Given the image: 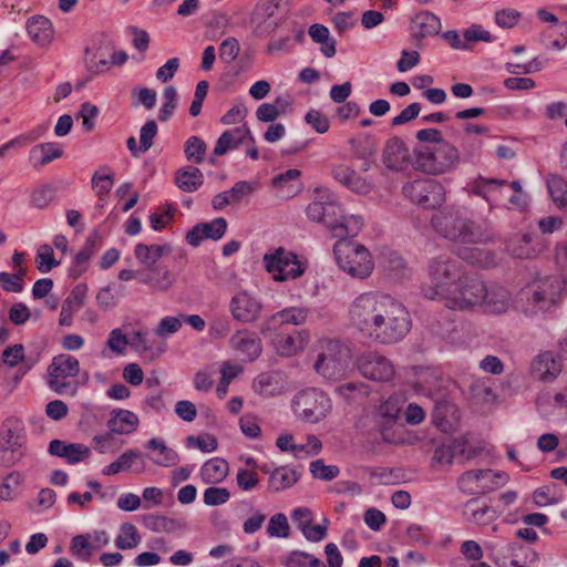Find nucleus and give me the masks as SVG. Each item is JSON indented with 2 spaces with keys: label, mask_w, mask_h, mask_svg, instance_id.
Segmentation results:
<instances>
[{
  "label": "nucleus",
  "mask_w": 567,
  "mask_h": 567,
  "mask_svg": "<svg viewBox=\"0 0 567 567\" xmlns=\"http://www.w3.org/2000/svg\"><path fill=\"white\" fill-rule=\"evenodd\" d=\"M349 319L368 339L380 344L401 341L411 328L406 308L390 296L378 292L358 296L350 306Z\"/></svg>",
  "instance_id": "1"
},
{
  "label": "nucleus",
  "mask_w": 567,
  "mask_h": 567,
  "mask_svg": "<svg viewBox=\"0 0 567 567\" xmlns=\"http://www.w3.org/2000/svg\"><path fill=\"white\" fill-rule=\"evenodd\" d=\"M416 138L422 143L417 148L416 162L419 167L432 175H439L454 169L462 159L458 148L444 140L436 128H423L416 132Z\"/></svg>",
  "instance_id": "2"
},
{
  "label": "nucleus",
  "mask_w": 567,
  "mask_h": 567,
  "mask_svg": "<svg viewBox=\"0 0 567 567\" xmlns=\"http://www.w3.org/2000/svg\"><path fill=\"white\" fill-rule=\"evenodd\" d=\"M465 274L466 269L457 258L450 256L433 258L429 264V281L423 284L422 292L427 299L444 301Z\"/></svg>",
  "instance_id": "3"
},
{
  "label": "nucleus",
  "mask_w": 567,
  "mask_h": 567,
  "mask_svg": "<svg viewBox=\"0 0 567 567\" xmlns=\"http://www.w3.org/2000/svg\"><path fill=\"white\" fill-rule=\"evenodd\" d=\"M431 223L440 235L452 241L477 244L484 239L481 227L455 209H446L434 214Z\"/></svg>",
  "instance_id": "4"
},
{
  "label": "nucleus",
  "mask_w": 567,
  "mask_h": 567,
  "mask_svg": "<svg viewBox=\"0 0 567 567\" xmlns=\"http://www.w3.org/2000/svg\"><path fill=\"white\" fill-rule=\"evenodd\" d=\"M333 254L339 267L351 277L365 279L374 268L370 251L361 244L352 240H338Z\"/></svg>",
  "instance_id": "5"
},
{
  "label": "nucleus",
  "mask_w": 567,
  "mask_h": 567,
  "mask_svg": "<svg viewBox=\"0 0 567 567\" xmlns=\"http://www.w3.org/2000/svg\"><path fill=\"white\" fill-rule=\"evenodd\" d=\"M486 297V285L476 275L467 272L457 282L455 289L444 299V303L452 310H470L480 306Z\"/></svg>",
  "instance_id": "6"
},
{
  "label": "nucleus",
  "mask_w": 567,
  "mask_h": 567,
  "mask_svg": "<svg viewBox=\"0 0 567 567\" xmlns=\"http://www.w3.org/2000/svg\"><path fill=\"white\" fill-rule=\"evenodd\" d=\"M264 267L275 281L293 280L301 277L306 269L307 262L284 247L275 249L270 254H265Z\"/></svg>",
  "instance_id": "7"
},
{
  "label": "nucleus",
  "mask_w": 567,
  "mask_h": 567,
  "mask_svg": "<svg viewBox=\"0 0 567 567\" xmlns=\"http://www.w3.org/2000/svg\"><path fill=\"white\" fill-rule=\"evenodd\" d=\"M350 360L351 353L347 346L337 340H327L321 343L315 369L326 378L337 379L344 374Z\"/></svg>",
  "instance_id": "8"
},
{
  "label": "nucleus",
  "mask_w": 567,
  "mask_h": 567,
  "mask_svg": "<svg viewBox=\"0 0 567 567\" xmlns=\"http://www.w3.org/2000/svg\"><path fill=\"white\" fill-rule=\"evenodd\" d=\"M80 371L76 358L70 354H59L52 359L48 368V385L58 394H74L76 389L69 381Z\"/></svg>",
  "instance_id": "9"
},
{
  "label": "nucleus",
  "mask_w": 567,
  "mask_h": 567,
  "mask_svg": "<svg viewBox=\"0 0 567 567\" xmlns=\"http://www.w3.org/2000/svg\"><path fill=\"white\" fill-rule=\"evenodd\" d=\"M403 193L414 204L425 209H434L445 200V189L443 185L431 178L416 179L404 185Z\"/></svg>",
  "instance_id": "10"
},
{
  "label": "nucleus",
  "mask_w": 567,
  "mask_h": 567,
  "mask_svg": "<svg viewBox=\"0 0 567 567\" xmlns=\"http://www.w3.org/2000/svg\"><path fill=\"white\" fill-rule=\"evenodd\" d=\"M296 412L308 422H319L331 410V401L326 393L317 389L300 392L295 402Z\"/></svg>",
  "instance_id": "11"
},
{
  "label": "nucleus",
  "mask_w": 567,
  "mask_h": 567,
  "mask_svg": "<svg viewBox=\"0 0 567 567\" xmlns=\"http://www.w3.org/2000/svg\"><path fill=\"white\" fill-rule=\"evenodd\" d=\"M564 286V281L558 276L539 279L529 288L532 293L529 300L538 309L547 310L560 300Z\"/></svg>",
  "instance_id": "12"
},
{
  "label": "nucleus",
  "mask_w": 567,
  "mask_h": 567,
  "mask_svg": "<svg viewBox=\"0 0 567 567\" xmlns=\"http://www.w3.org/2000/svg\"><path fill=\"white\" fill-rule=\"evenodd\" d=\"M358 368L364 378L378 382H390L395 375L392 361L378 352L361 355Z\"/></svg>",
  "instance_id": "13"
},
{
  "label": "nucleus",
  "mask_w": 567,
  "mask_h": 567,
  "mask_svg": "<svg viewBox=\"0 0 567 567\" xmlns=\"http://www.w3.org/2000/svg\"><path fill=\"white\" fill-rule=\"evenodd\" d=\"M400 413L401 406L398 399L390 398L379 405L375 413V422L384 441L398 443L401 440V436L392 430L396 424Z\"/></svg>",
  "instance_id": "14"
},
{
  "label": "nucleus",
  "mask_w": 567,
  "mask_h": 567,
  "mask_svg": "<svg viewBox=\"0 0 567 567\" xmlns=\"http://www.w3.org/2000/svg\"><path fill=\"white\" fill-rule=\"evenodd\" d=\"M229 308L235 320L252 323L259 319L262 305L247 291H239L231 298Z\"/></svg>",
  "instance_id": "15"
},
{
  "label": "nucleus",
  "mask_w": 567,
  "mask_h": 567,
  "mask_svg": "<svg viewBox=\"0 0 567 567\" xmlns=\"http://www.w3.org/2000/svg\"><path fill=\"white\" fill-rule=\"evenodd\" d=\"M382 161L386 168L398 172L406 171L412 164L409 147L400 137H391L386 141Z\"/></svg>",
  "instance_id": "16"
},
{
  "label": "nucleus",
  "mask_w": 567,
  "mask_h": 567,
  "mask_svg": "<svg viewBox=\"0 0 567 567\" xmlns=\"http://www.w3.org/2000/svg\"><path fill=\"white\" fill-rule=\"evenodd\" d=\"M227 229V221L225 218H215L210 223H200L194 226L186 234L187 243L197 247L204 239L217 240L221 238Z\"/></svg>",
  "instance_id": "17"
},
{
  "label": "nucleus",
  "mask_w": 567,
  "mask_h": 567,
  "mask_svg": "<svg viewBox=\"0 0 567 567\" xmlns=\"http://www.w3.org/2000/svg\"><path fill=\"white\" fill-rule=\"evenodd\" d=\"M246 138H248L250 143H255V138L251 135L250 128L247 125L237 126L235 128L225 131L219 136L214 147V155H225L228 151L237 148L240 144H243L246 141Z\"/></svg>",
  "instance_id": "18"
},
{
  "label": "nucleus",
  "mask_w": 567,
  "mask_h": 567,
  "mask_svg": "<svg viewBox=\"0 0 567 567\" xmlns=\"http://www.w3.org/2000/svg\"><path fill=\"white\" fill-rule=\"evenodd\" d=\"M132 348L146 360H155L165 351V343L146 331L132 332Z\"/></svg>",
  "instance_id": "19"
},
{
  "label": "nucleus",
  "mask_w": 567,
  "mask_h": 567,
  "mask_svg": "<svg viewBox=\"0 0 567 567\" xmlns=\"http://www.w3.org/2000/svg\"><path fill=\"white\" fill-rule=\"evenodd\" d=\"M140 281L148 285L152 289L166 291L175 282L174 274L161 264L144 268L138 272Z\"/></svg>",
  "instance_id": "20"
},
{
  "label": "nucleus",
  "mask_w": 567,
  "mask_h": 567,
  "mask_svg": "<svg viewBox=\"0 0 567 567\" xmlns=\"http://www.w3.org/2000/svg\"><path fill=\"white\" fill-rule=\"evenodd\" d=\"M230 347L245 355L249 361L257 359L261 353V341L256 333L248 330L237 331L229 339Z\"/></svg>",
  "instance_id": "21"
},
{
  "label": "nucleus",
  "mask_w": 567,
  "mask_h": 567,
  "mask_svg": "<svg viewBox=\"0 0 567 567\" xmlns=\"http://www.w3.org/2000/svg\"><path fill=\"white\" fill-rule=\"evenodd\" d=\"M86 292L87 287L84 284H79L71 290L61 307L60 326L70 327L72 324L74 313L84 306Z\"/></svg>",
  "instance_id": "22"
},
{
  "label": "nucleus",
  "mask_w": 567,
  "mask_h": 567,
  "mask_svg": "<svg viewBox=\"0 0 567 567\" xmlns=\"http://www.w3.org/2000/svg\"><path fill=\"white\" fill-rule=\"evenodd\" d=\"M49 452L52 455L63 457L70 464H75L90 457L91 450L81 443H66L61 440L50 442Z\"/></svg>",
  "instance_id": "23"
},
{
  "label": "nucleus",
  "mask_w": 567,
  "mask_h": 567,
  "mask_svg": "<svg viewBox=\"0 0 567 567\" xmlns=\"http://www.w3.org/2000/svg\"><path fill=\"white\" fill-rule=\"evenodd\" d=\"M532 374L542 381H553L561 371V363L550 351L539 353L532 362Z\"/></svg>",
  "instance_id": "24"
},
{
  "label": "nucleus",
  "mask_w": 567,
  "mask_h": 567,
  "mask_svg": "<svg viewBox=\"0 0 567 567\" xmlns=\"http://www.w3.org/2000/svg\"><path fill=\"white\" fill-rule=\"evenodd\" d=\"M306 341L307 334L302 331L280 332L274 339V344L280 355L291 357L303 349Z\"/></svg>",
  "instance_id": "25"
},
{
  "label": "nucleus",
  "mask_w": 567,
  "mask_h": 567,
  "mask_svg": "<svg viewBox=\"0 0 567 567\" xmlns=\"http://www.w3.org/2000/svg\"><path fill=\"white\" fill-rule=\"evenodd\" d=\"M140 424L137 415L128 410H113L107 422L113 434H131Z\"/></svg>",
  "instance_id": "26"
},
{
  "label": "nucleus",
  "mask_w": 567,
  "mask_h": 567,
  "mask_svg": "<svg viewBox=\"0 0 567 567\" xmlns=\"http://www.w3.org/2000/svg\"><path fill=\"white\" fill-rule=\"evenodd\" d=\"M507 250L516 258H533L540 250V244L529 234L516 235L507 243Z\"/></svg>",
  "instance_id": "27"
},
{
  "label": "nucleus",
  "mask_w": 567,
  "mask_h": 567,
  "mask_svg": "<svg viewBox=\"0 0 567 567\" xmlns=\"http://www.w3.org/2000/svg\"><path fill=\"white\" fill-rule=\"evenodd\" d=\"M300 475V472L288 465L276 467L270 473L268 489L274 493L287 489L299 481Z\"/></svg>",
  "instance_id": "28"
},
{
  "label": "nucleus",
  "mask_w": 567,
  "mask_h": 567,
  "mask_svg": "<svg viewBox=\"0 0 567 567\" xmlns=\"http://www.w3.org/2000/svg\"><path fill=\"white\" fill-rule=\"evenodd\" d=\"M332 176L339 183L355 193H364L368 190V184L352 167L346 164L336 165L332 168Z\"/></svg>",
  "instance_id": "29"
},
{
  "label": "nucleus",
  "mask_w": 567,
  "mask_h": 567,
  "mask_svg": "<svg viewBox=\"0 0 567 567\" xmlns=\"http://www.w3.org/2000/svg\"><path fill=\"white\" fill-rule=\"evenodd\" d=\"M362 226V218L355 215L343 216L339 221L328 223L332 236L340 240H347V237H355Z\"/></svg>",
  "instance_id": "30"
},
{
  "label": "nucleus",
  "mask_w": 567,
  "mask_h": 567,
  "mask_svg": "<svg viewBox=\"0 0 567 567\" xmlns=\"http://www.w3.org/2000/svg\"><path fill=\"white\" fill-rule=\"evenodd\" d=\"M509 292L501 286L486 287V297L480 306L492 313L505 312L508 307Z\"/></svg>",
  "instance_id": "31"
},
{
  "label": "nucleus",
  "mask_w": 567,
  "mask_h": 567,
  "mask_svg": "<svg viewBox=\"0 0 567 567\" xmlns=\"http://www.w3.org/2000/svg\"><path fill=\"white\" fill-rule=\"evenodd\" d=\"M506 185V179L478 176L468 184L467 189L470 194L481 196L491 202L493 194Z\"/></svg>",
  "instance_id": "32"
},
{
  "label": "nucleus",
  "mask_w": 567,
  "mask_h": 567,
  "mask_svg": "<svg viewBox=\"0 0 567 567\" xmlns=\"http://www.w3.org/2000/svg\"><path fill=\"white\" fill-rule=\"evenodd\" d=\"M63 154L61 147L53 143H43L31 148L29 159L35 169L60 158Z\"/></svg>",
  "instance_id": "33"
},
{
  "label": "nucleus",
  "mask_w": 567,
  "mask_h": 567,
  "mask_svg": "<svg viewBox=\"0 0 567 567\" xmlns=\"http://www.w3.org/2000/svg\"><path fill=\"white\" fill-rule=\"evenodd\" d=\"M28 33L31 39L41 44H48L53 38V28L49 19L43 16L31 18L27 24Z\"/></svg>",
  "instance_id": "34"
},
{
  "label": "nucleus",
  "mask_w": 567,
  "mask_h": 567,
  "mask_svg": "<svg viewBox=\"0 0 567 567\" xmlns=\"http://www.w3.org/2000/svg\"><path fill=\"white\" fill-rule=\"evenodd\" d=\"M228 470V463L225 460L215 457L204 463L200 477L206 484H217L226 478Z\"/></svg>",
  "instance_id": "35"
},
{
  "label": "nucleus",
  "mask_w": 567,
  "mask_h": 567,
  "mask_svg": "<svg viewBox=\"0 0 567 567\" xmlns=\"http://www.w3.org/2000/svg\"><path fill=\"white\" fill-rule=\"evenodd\" d=\"M348 143L352 156L360 159L372 157L378 150L375 140L365 133L351 137Z\"/></svg>",
  "instance_id": "36"
},
{
  "label": "nucleus",
  "mask_w": 567,
  "mask_h": 567,
  "mask_svg": "<svg viewBox=\"0 0 567 567\" xmlns=\"http://www.w3.org/2000/svg\"><path fill=\"white\" fill-rule=\"evenodd\" d=\"M546 183L554 204L567 212V181L558 174H549Z\"/></svg>",
  "instance_id": "37"
},
{
  "label": "nucleus",
  "mask_w": 567,
  "mask_h": 567,
  "mask_svg": "<svg viewBox=\"0 0 567 567\" xmlns=\"http://www.w3.org/2000/svg\"><path fill=\"white\" fill-rule=\"evenodd\" d=\"M169 247L166 245H145L137 244L134 249L136 259L145 266V268L153 267Z\"/></svg>",
  "instance_id": "38"
},
{
  "label": "nucleus",
  "mask_w": 567,
  "mask_h": 567,
  "mask_svg": "<svg viewBox=\"0 0 567 567\" xmlns=\"http://www.w3.org/2000/svg\"><path fill=\"white\" fill-rule=\"evenodd\" d=\"M0 451H10L13 454L21 455L20 449L23 444V437L17 429L11 426L10 421H6L0 427Z\"/></svg>",
  "instance_id": "39"
},
{
  "label": "nucleus",
  "mask_w": 567,
  "mask_h": 567,
  "mask_svg": "<svg viewBox=\"0 0 567 567\" xmlns=\"http://www.w3.org/2000/svg\"><path fill=\"white\" fill-rule=\"evenodd\" d=\"M175 183L184 192H194L203 184V174L197 167L187 166L176 172Z\"/></svg>",
  "instance_id": "40"
},
{
  "label": "nucleus",
  "mask_w": 567,
  "mask_h": 567,
  "mask_svg": "<svg viewBox=\"0 0 567 567\" xmlns=\"http://www.w3.org/2000/svg\"><path fill=\"white\" fill-rule=\"evenodd\" d=\"M70 553L79 560L90 561L95 550L91 534L76 535L71 539Z\"/></svg>",
  "instance_id": "41"
},
{
  "label": "nucleus",
  "mask_w": 567,
  "mask_h": 567,
  "mask_svg": "<svg viewBox=\"0 0 567 567\" xmlns=\"http://www.w3.org/2000/svg\"><path fill=\"white\" fill-rule=\"evenodd\" d=\"M482 470H471L463 473L457 480L460 491L467 495H483L484 486L481 481Z\"/></svg>",
  "instance_id": "42"
},
{
  "label": "nucleus",
  "mask_w": 567,
  "mask_h": 567,
  "mask_svg": "<svg viewBox=\"0 0 567 567\" xmlns=\"http://www.w3.org/2000/svg\"><path fill=\"white\" fill-rule=\"evenodd\" d=\"M300 176L301 172L299 169L290 168L285 173L275 176L272 178V186L281 190L288 188L287 196H293L300 190Z\"/></svg>",
  "instance_id": "43"
},
{
  "label": "nucleus",
  "mask_w": 567,
  "mask_h": 567,
  "mask_svg": "<svg viewBox=\"0 0 567 567\" xmlns=\"http://www.w3.org/2000/svg\"><path fill=\"white\" fill-rule=\"evenodd\" d=\"M279 373H261L258 375L255 388L265 396H274L280 394L284 386L280 384Z\"/></svg>",
  "instance_id": "44"
},
{
  "label": "nucleus",
  "mask_w": 567,
  "mask_h": 567,
  "mask_svg": "<svg viewBox=\"0 0 567 567\" xmlns=\"http://www.w3.org/2000/svg\"><path fill=\"white\" fill-rule=\"evenodd\" d=\"M280 564L286 567H324L320 559L299 550L281 556Z\"/></svg>",
  "instance_id": "45"
},
{
  "label": "nucleus",
  "mask_w": 567,
  "mask_h": 567,
  "mask_svg": "<svg viewBox=\"0 0 567 567\" xmlns=\"http://www.w3.org/2000/svg\"><path fill=\"white\" fill-rule=\"evenodd\" d=\"M147 446L156 453L152 456V460L158 465L169 466L175 464L178 458L177 453L172 449H168L164 442L158 439H151Z\"/></svg>",
  "instance_id": "46"
},
{
  "label": "nucleus",
  "mask_w": 567,
  "mask_h": 567,
  "mask_svg": "<svg viewBox=\"0 0 567 567\" xmlns=\"http://www.w3.org/2000/svg\"><path fill=\"white\" fill-rule=\"evenodd\" d=\"M309 35L311 39L321 43V52L327 56L331 58L336 54V42L329 39V30L327 27L316 23L309 28Z\"/></svg>",
  "instance_id": "47"
},
{
  "label": "nucleus",
  "mask_w": 567,
  "mask_h": 567,
  "mask_svg": "<svg viewBox=\"0 0 567 567\" xmlns=\"http://www.w3.org/2000/svg\"><path fill=\"white\" fill-rule=\"evenodd\" d=\"M141 535L135 525L132 523H123L120 527V534L115 539L118 549H133L138 546Z\"/></svg>",
  "instance_id": "48"
},
{
  "label": "nucleus",
  "mask_w": 567,
  "mask_h": 567,
  "mask_svg": "<svg viewBox=\"0 0 567 567\" xmlns=\"http://www.w3.org/2000/svg\"><path fill=\"white\" fill-rule=\"evenodd\" d=\"M307 318L308 310L306 308L290 307L275 313L271 321L280 324L300 326L306 322Z\"/></svg>",
  "instance_id": "49"
},
{
  "label": "nucleus",
  "mask_w": 567,
  "mask_h": 567,
  "mask_svg": "<svg viewBox=\"0 0 567 567\" xmlns=\"http://www.w3.org/2000/svg\"><path fill=\"white\" fill-rule=\"evenodd\" d=\"M413 22L417 27L421 37L436 34L441 29L440 19L429 11L417 13Z\"/></svg>",
  "instance_id": "50"
},
{
  "label": "nucleus",
  "mask_w": 567,
  "mask_h": 567,
  "mask_svg": "<svg viewBox=\"0 0 567 567\" xmlns=\"http://www.w3.org/2000/svg\"><path fill=\"white\" fill-rule=\"evenodd\" d=\"M56 188L52 184H43L35 187L30 196L31 205L43 209L55 198Z\"/></svg>",
  "instance_id": "51"
},
{
  "label": "nucleus",
  "mask_w": 567,
  "mask_h": 567,
  "mask_svg": "<svg viewBox=\"0 0 567 567\" xmlns=\"http://www.w3.org/2000/svg\"><path fill=\"white\" fill-rule=\"evenodd\" d=\"M336 208L337 206L332 203L312 202L308 205L306 214L309 219L316 223H324L328 226V223H333V220L328 219V214L330 210L334 214Z\"/></svg>",
  "instance_id": "52"
},
{
  "label": "nucleus",
  "mask_w": 567,
  "mask_h": 567,
  "mask_svg": "<svg viewBox=\"0 0 567 567\" xmlns=\"http://www.w3.org/2000/svg\"><path fill=\"white\" fill-rule=\"evenodd\" d=\"M144 522L146 527L156 533H172L179 526L176 519L164 515H148Z\"/></svg>",
  "instance_id": "53"
},
{
  "label": "nucleus",
  "mask_w": 567,
  "mask_h": 567,
  "mask_svg": "<svg viewBox=\"0 0 567 567\" xmlns=\"http://www.w3.org/2000/svg\"><path fill=\"white\" fill-rule=\"evenodd\" d=\"M206 148V143L200 137L192 136L185 143L186 158L195 164H200L204 161Z\"/></svg>",
  "instance_id": "54"
},
{
  "label": "nucleus",
  "mask_w": 567,
  "mask_h": 567,
  "mask_svg": "<svg viewBox=\"0 0 567 567\" xmlns=\"http://www.w3.org/2000/svg\"><path fill=\"white\" fill-rule=\"evenodd\" d=\"M59 264L60 261L54 259L53 248L50 245L44 244L38 248L35 265L41 272H49Z\"/></svg>",
  "instance_id": "55"
},
{
  "label": "nucleus",
  "mask_w": 567,
  "mask_h": 567,
  "mask_svg": "<svg viewBox=\"0 0 567 567\" xmlns=\"http://www.w3.org/2000/svg\"><path fill=\"white\" fill-rule=\"evenodd\" d=\"M114 184V176L111 172L101 174L95 172L92 177V187L96 193L100 200H104L112 189Z\"/></svg>",
  "instance_id": "56"
},
{
  "label": "nucleus",
  "mask_w": 567,
  "mask_h": 567,
  "mask_svg": "<svg viewBox=\"0 0 567 567\" xmlns=\"http://www.w3.org/2000/svg\"><path fill=\"white\" fill-rule=\"evenodd\" d=\"M481 481L484 486V494H486L505 485L508 482V475L505 472L482 470Z\"/></svg>",
  "instance_id": "57"
},
{
  "label": "nucleus",
  "mask_w": 567,
  "mask_h": 567,
  "mask_svg": "<svg viewBox=\"0 0 567 567\" xmlns=\"http://www.w3.org/2000/svg\"><path fill=\"white\" fill-rule=\"evenodd\" d=\"M22 483V476L20 473H10L8 474L3 482L0 484V499L1 501H10L12 499L17 493L18 488Z\"/></svg>",
  "instance_id": "58"
},
{
  "label": "nucleus",
  "mask_w": 567,
  "mask_h": 567,
  "mask_svg": "<svg viewBox=\"0 0 567 567\" xmlns=\"http://www.w3.org/2000/svg\"><path fill=\"white\" fill-rule=\"evenodd\" d=\"M25 274V268L18 269L17 274L0 272V285L7 291L20 292L23 288L22 281Z\"/></svg>",
  "instance_id": "59"
},
{
  "label": "nucleus",
  "mask_w": 567,
  "mask_h": 567,
  "mask_svg": "<svg viewBox=\"0 0 567 567\" xmlns=\"http://www.w3.org/2000/svg\"><path fill=\"white\" fill-rule=\"evenodd\" d=\"M471 394L474 400L483 403H493L496 400L494 390L485 380H477L471 385Z\"/></svg>",
  "instance_id": "60"
},
{
  "label": "nucleus",
  "mask_w": 567,
  "mask_h": 567,
  "mask_svg": "<svg viewBox=\"0 0 567 567\" xmlns=\"http://www.w3.org/2000/svg\"><path fill=\"white\" fill-rule=\"evenodd\" d=\"M163 96L165 103L159 110L158 120L165 122L173 115L177 106V92L174 86H167L164 90Z\"/></svg>",
  "instance_id": "61"
},
{
  "label": "nucleus",
  "mask_w": 567,
  "mask_h": 567,
  "mask_svg": "<svg viewBox=\"0 0 567 567\" xmlns=\"http://www.w3.org/2000/svg\"><path fill=\"white\" fill-rule=\"evenodd\" d=\"M174 210L171 205L159 206L150 217L151 226L155 230H162L172 221Z\"/></svg>",
  "instance_id": "62"
},
{
  "label": "nucleus",
  "mask_w": 567,
  "mask_h": 567,
  "mask_svg": "<svg viewBox=\"0 0 567 567\" xmlns=\"http://www.w3.org/2000/svg\"><path fill=\"white\" fill-rule=\"evenodd\" d=\"M230 498V493L225 487L210 486L204 492V503L208 506H217L227 503Z\"/></svg>",
  "instance_id": "63"
},
{
  "label": "nucleus",
  "mask_w": 567,
  "mask_h": 567,
  "mask_svg": "<svg viewBox=\"0 0 567 567\" xmlns=\"http://www.w3.org/2000/svg\"><path fill=\"white\" fill-rule=\"evenodd\" d=\"M289 524H288V519L286 517L285 514L282 513H278L276 515H274L269 523H268V527H267V532L270 536H276V537H288L289 535Z\"/></svg>",
  "instance_id": "64"
}]
</instances>
